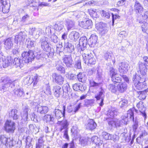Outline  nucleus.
<instances>
[{
  "label": "nucleus",
  "instance_id": "1",
  "mask_svg": "<svg viewBox=\"0 0 148 148\" xmlns=\"http://www.w3.org/2000/svg\"><path fill=\"white\" fill-rule=\"evenodd\" d=\"M23 61L26 63H29L33 61L35 56L33 51L29 50L28 51H24L22 54Z\"/></svg>",
  "mask_w": 148,
  "mask_h": 148
},
{
  "label": "nucleus",
  "instance_id": "2",
  "mask_svg": "<svg viewBox=\"0 0 148 148\" xmlns=\"http://www.w3.org/2000/svg\"><path fill=\"white\" fill-rule=\"evenodd\" d=\"M82 56L84 62L85 64H94L95 63V59L94 58L93 54L91 53L88 54L83 53Z\"/></svg>",
  "mask_w": 148,
  "mask_h": 148
},
{
  "label": "nucleus",
  "instance_id": "3",
  "mask_svg": "<svg viewBox=\"0 0 148 148\" xmlns=\"http://www.w3.org/2000/svg\"><path fill=\"white\" fill-rule=\"evenodd\" d=\"M136 113L138 112V110H135L134 108H133L132 109H130L127 111V114L124 115L123 116L121 117V119L120 120L121 122H123L125 121V119H126L127 121L126 123H123V125H127L128 122V117H129L131 119H132L134 121V111Z\"/></svg>",
  "mask_w": 148,
  "mask_h": 148
},
{
  "label": "nucleus",
  "instance_id": "4",
  "mask_svg": "<svg viewBox=\"0 0 148 148\" xmlns=\"http://www.w3.org/2000/svg\"><path fill=\"white\" fill-rule=\"evenodd\" d=\"M63 112L57 109H55L53 110L52 114L53 116H54L58 119H60L61 118L64 116L65 111V106H63Z\"/></svg>",
  "mask_w": 148,
  "mask_h": 148
},
{
  "label": "nucleus",
  "instance_id": "5",
  "mask_svg": "<svg viewBox=\"0 0 148 148\" xmlns=\"http://www.w3.org/2000/svg\"><path fill=\"white\" fill-rule=\"evenodd\" d=\"M5 130L7 132H13L15 129V123L11 121H7L5 123Z\"/></svg>",
  "mask_w": 148,
  "mask_h": 148
},
{
  "label": "nucleus",
  "instance_id": "6",
  "mask_svg": "<svg viewBox=\"0 0 148 148\" xmlns=\"http://www.w3.org/2000/svg\"><path fill=\"white\" fill-rule=\"evenodd\" d=\"M29 33L30 34L33 36L35 38L37 39L39 37L40 34L42 33V30L40 28L33 27L30 29Z\"/></svg>",
  "mask_w": 148,
  "mask_h": 148
},
{
  "label": "nucleus",
  "instance_id": "7",
  "mask_svg": "<svg viewBox=\"0 0 148 148\" xmlns=\"http://www.w3.org/2000/svg\"><path fill=\"white\" fill-rule=\"evenodd\" d=\"M147 66L145 63H143L139 62L138 63V72L141 75H145L147 71Z\"/></svg>",
  "mask_w": 148,
  "mask_h": 148
},
{
  "label": "nucleus",
  "instance_id": "8",
  "mask_svg": "<svg viewBox=\"0 0 148 148\" xmlns=\"http://www.w3.org/2000/svg\"><path fill=\"white\" fill-rule=\"evenodd\" d=\"M57 124L59 127L60 132H62L63 130L68 129L69 123L66 119H64L61 121H58Z\"/></svg>",
  "mask_w": 148,
  "mask_h": 148
},
{
  "label": "nucleus",
  "instance_id": "9",
  "mask_svg": "<svg viewBox=\"0 0 148 148\" xmlns=\"http://www.w3.org/2000/svg\"><path fill=\"white\" fill-rule=\"evenodd\" d=\"M27 36L26 33L25 32H21L18 34L16 35L14 39V42L17 44L18 42H23L24 41Z\"/></svg>",
  "mask_w": 148,
  "mask_h": 148
},
{
  "label": "nucleus",
  "instance_id": "10",
  "mask_svg": "<svg viewBox=\"0 0 148 148\" xmlns=\"http://www.w3.org/2000/svg\"><path fill=\"white\" fill-rule=\"evenodd\" d=\"M2 82L4 84V85L0 88L1 90L4 91L7 89V88L12 86V82L9 78L5 77L2 80Z\"/></svg>",
  "mask_w": 148,
  "mask_h": 148
},
{
  "label": "nucleus",
  "instance_id": "11",
  "mask_svg": "<svg viewBox=\"0 0 148 148\" xmlns=\"http://www.w3.org/2000/svg\"><path fill=\"white\" fill-rule=\"evenodd\" d=\"M96 27L102 34H104L107 32L106 24L100 22L96 24Z\"/></svg>",
  "mask_w": 148,
  "mask_h": 148
},
{
  "label": "nucleus",
  "instance_id": "12",
  "mask_svg": "<svg viewBox=\"0 0 148 148\" xmlns=\"http://www.w3.org/2000/svg\"><path fill=\"white\" fill-rule=\"evenodd\" d=\"M48 38L45 37H42L40 40L42 48L45 51H48L50 49V47L47 42Z\"/></svg>",
  "mask_w": 148,
  "mask_h": 148
},
{
  "label": "nucleus",
  "instance_id": "13",
  "mask_svg": "<svg viewBox=\"0 0 148 148\" xmlns=\"http://www.w3.org/2000/svg\"><path fill=\"white\" fill-rule=\"evenodd\" d=\"M104 96V92L102 90L99 92L95 96V98L96 99L98 103L101 106H102L103 105V101Z\"/></svg>",
  "mask_w": 148,
  "mask_h": 148
},
{
  "label": "nucleus",
  "instance_id": "14",
  "mask_svg": "<svg viewBox=\"0 0 148 148\" xmlns=\"http://www.w3.org/2000/svg\"><path fill=\"white\" fill-rule=\"evenodd\" d=\"M52 77L53 81L59 85L62 84L64 82V78L61 75L53 73L52 75Z\"/></svg>",
  "mask_w": 148,
  "mask_h": 148
},
{
  "label": "nucleus",
  "instance_id": "15",
  "mask_svg": "<svg viewBox=\"0 0 148 148\" xmlns=\"http://www.w3.org/2000/svg\"><path fill=\"white\" fill-rule=\"evenodd\" d=\"M63 61L67 67H71L73 63L71 55L65 56L63 58Z\"/></svg>",
  "mask_w": 148,
  "mask_h": 148
},
{
  "label": "nucleus",
  "instance_id": "16",
  "mask_svg": "<svg viewBox=\"0 0 148 148\" xmlns=\"http://www.w3.org/2000/svg\"><path fill=\"white\" fill-rule=\"evenodd\" d=\"M79 25L85 29H89L92 27V22L90 20L86 21H81L79 22Z\"/></svg>",
  "mask_w": 148,
  "mask_h": 148
},
{
  "label": "nucleus",
  "instance_id": "17",
  "mask_svg": "<svg viewBox=\"0 0 148 148\" xmlns=\"http://www.w3.org/2000/svg\"><path fill=\"white\" fill-rule=\"evenodd\" d=\"M119 71L121 73H126L128 71V64L125 62H123L119 64Z\"/></svg>",
  "mask_w": 148,
  "mask_h": 148
},
{
  "label": "nucleus",
  "instance_id": "18",
  "mask_svg": "<svg viewBox=\"0 0 148 148\" xmlns=\"http://www.w3.org/2000/svg\"><path fill=\"white\" fill-rule=\"evenodd\" d=\"M43 120L47 123L52 124L54 123L55 118L52 113L51 114H47L43 117Z\"/></svg>",
  "mask_w": 148,
  "mask_h": 148
},
{
  "label": "nucleus",
  "instance_id": "19",
  "mask_svg": "<svg viewBox=\"0 0 148 148\" xmlns=\"http://www.w3.org/2000/svg\"><path fill=\"white\" fill-rule=\"evenodd\" d=\"M117 112L118 110L117 109L115 108H111L107 112L106 115L108 117L107 118H113L116 115Z\"/></svg>",
  "mask_w": 148,
  "mask_h": 148
},
{
  "label": "nucleus",
  "instance_id": "20",
  "mask_svg": "<svg viewBox=\"0 0 148 148\" xmlns=\"http://www.w3.org/2000/svg\"><path fill=\"white\" fill-rule=\"evenodd\" d=\"M12 65L16 67H19L20 68L23 66L22 60L19 58H16L14 60L12 59Z\"/></svg>",
  "mask_w": 148,
  "mask_h": 148
},
{
  "label": "nucleus",
  "instance_id": "21",
  "mask_svg": "<svg viewBox=\"0 0 148 148\" xmlns=\"http://www.w3.org/2000/svg\"><path fill=\"white\" fill-rule=\"evenodd\" d=\"M53 91L54 95L56 97H59L63 92V89L59 86H55L53 87Z\"/></svg>",
  "mask_w": 148,
  "mask_h": 148
},
{
  "label": "nucleus",
  "instance_id": "22",
  "mask_svg": "<svg viewBox=\"0 0 148 148\" xmlns=\"http://www.w3.org/2000/svg\"><path fill=\"white\" fill-rule=\"evenodd\" d=\"M104 58L107 61H110L111 60L114 64L115 62V58L113 53L111 52H107L104 55Z\"/></svg>",
  "mask_w": 148,
  "mask_h": 148
},
{
  "label": "nucleus",
  "instance_id": "23",
  "mask_svg": "<svg viewBox=\"0 0 148 148\" xmlns=\"http://www.w3.org/2000/svg\"><path fill=\"white\" fill-rule=\"evenodd\" d=\"M134 85L137 89L138 90H141L147 87L146 84L145 83V79L134 84Z\"/></svg>",
  "mask_w": 148,
  "mask_h": 148
},
{
  "label": "nucleus",
  "instance_id": "24",
  "mask_svg": "<svg viewBox=\"0 0 148 148\" xmlns=\"http://www.w3.org/2000/svg\"><path fill=\"white\" fill-rule=\"evenodd\" d=\"M64 49L68 52L71 53L74 50V47L71 43L65 42L64 43Z\"/></svg>",
  "mask_w": 148,
  "mask_h": 148
},
{
  "label": "nucleus",
  "instance_id": "25",
  "mask_svg": "<svg viewBox=\"0 0 148 148\" xmlns=\"http://www.w3.org/2000/svg\"><path fill=\"white\" fill-rule=\"evenodd\" d=\"M97 126V124L92 119H90L88 121L86 125V127L87 129L92 130L94 129Z\"/></svg>",
  "mask_w": 148,
  "mask_h": 148
},
{
  "label": "nucleus",
  "instance_id": "26",
  "mask_svg": "<svg viewBox=\"0 0 148 148\" xmlns=\"http://www.w3.org/2000/svg\"><path fill=\"white\" fill-rule=\"evenodd\" d=\"M97 36L95 34H92L89 39V43L91 47H94L97 43Z\"/></svg>",
  "mask_w": 148,
  "mask_h": 148
},
{
  "label": "nucleus",
  "instance_id": "27",
  "mask_svg": "<svg viewBox=\"0 0 148 148\" xmlns=\"http://www.w3.org/2000/svg\"><path fill=\"white\" fill-rule=\"evenodd\" d=\"M117 90L121 92H123L127 88V84L125 82L119 83L117 86Z\"/></svg>",
  "mask_w": 148,
  "mask_h": 148
},
{
  "label": "nucleus",
  "instance_id": "28",
  "mask_svg": "<svg viewBox=\"0 0 148 148\" xmlns=\"http://www.w3.org/2000/svg\"><path fill=\"white\" fill-rule=\"evenodd\" d=\"M136 106L140 112L145 117L146 116V114L145 112V108L143 105V103L142 101L139 102L137 104Z\"/></svg>",
  "mask_w": 148,
  "mask_h": 148
},
{
  "label": "nucleus",
  "instance_id": "29",
  "mask_svg": "<svg viewBox=\"0 0 148 148\" xmlns=\"http://www.w3.org/2000/svg\"><path fill=\"white\" fill-rule=\"evenodd\" d=\"M134 8L136 12L141 13L143 11V8L140 3L137 0H135Z\"/></svg>",
  "mask_w": 148,
  "mask_h": 148
},
{
  "label": "nucleus",
  "instance_id": "30",
  "mask_svg": "<svg viewBox=\"0 0 148 148\" xmlns=\"http://www.w3.org/2000/svg\"><path fill=\"white\" fill-rule=\"evenodd\" d=\"M49 111L48 107L46 106H39L37 108V111L40 114H45Z\"/></svg>",
  "mask_w": 148,
  "mask_h": 148
},
{
  "label": "nucleus",
  "instance_id": "31",
  "mask_svg": "<svg viewBox=\"0 0 148 148\" xmlns=\"http://www.w3.org/2000/svg\"><path fill=\"white\" fill-rule=\"evenodd\" d=\"M2 60L3 61V67L6 68L8 67L9 66H12V58L11 57H7L4 60H3V58L2 57Z\"/></svg>",
  "mask_w": 148,
  "mask_h": 148
},
{
  "label": "nucleus",
  "instance_id": "32",
  "mask_svg": "<svg viewBox=\"0 0 148 148\" xmlns=\"http://www.w3.org/2000/svg\"><path fill=\"white\" fill-rule=\"evenodd\" d=\"M18 111L16 109H12L9 112V115L10 117L12 118L14 120L17 119L18 118L17 114Z\"/></svg>",
  "mask_w": 148,
  "mask_h": 148
},
{
  "label": "nucleus",
  "instance_id": "33",
  "mask_svg": "<svg viewBox=\"0 0 148 148\" xmlns=\"http://www.w3.org/2000/svg\"><path fill=\"white\" fill-rule=\"evenodd\" d=\"M69 37L71 40L75 41L79 37V34L77 32L73 31L69 34Z\"/></svg>",
  "mask_w": 148,
  "mask_h": 148
},
{
  "label": "nucleus",
  "instance_id": "34",
  "mask_svg": "<svg viewBox=\"0 0 148 148\" xmlns=\"http://www.w3.org/2000/svg\"><path fill=\"white\" fill-rule=\"evenodd\" d=\"M13 45L12 39L9 38L7 39L4 42V47L6 49H10Z\"/></svg>",
  "mask_w": 148,
  "mask_h": 148
},
{
  "label": "nucleus",
  "instance_id": "35",
  "mask_svg": "<svg viewBox=\"0 0 148 148\" xmlns=\"http://www.w3.org/2000/svg\"><path fill=\"white\" fill-rule=\"evenodd\" d=\"M80 108L81 103H80L79 104L72 108H71L69 109L68 111L70 113H71L73 114H75L78 111Z\"/></svg>",
  "mask_w": 148,
  "mask_h": 148
},
{
  "label": "nucleus",
  "instance_id": "36",
  "mask_svg": "<svg viewBox=\"0 0 148 148\" xmlns=\"http://www.w3.org/2000/svg\"><path fill=\"white\" fill-rule=\"evenodd\" d=\"M144 79V78H142L140 75H138L136 73L134 75L132 78L133 82L134 84L138 82H140Z\"/></svg>",
  "mask_w": 148,
  "mask_h": 148
},
{
  "label": "nucleus",
  "instance_id": "37",
  "mask_svg": "<svg viewBox=\"0 0 148 148\" xmlns=\"http://www.w3.org/2000/svg\"><path fill=\"white\" fill-rule=\"evenodd\" d=\"M87 40L85 36L82 37L80 38L79 45L80 46L84 47L87 45Z\"/></svg>",
  "mask_w": 148,
  "mask_h": 148
},
{
  "label": "nucleus",
  "instance_id": "38",
  "mask_svg": "<svg viewBox=\"0 0 148 148\" xmlns=\"http://www.w3.org/2000/svg\"><path fill=\"white\" fill-rule=\"evenodd\" d=\"M44 141L43 137H40L38 139V142L36 144V148H42L44 147Z\"/></svg>",
  "mask_w": 148,
  "mask_h": 148
},
{
  "label": "nucleus",
  "instance_id": "39",
  "mask_svg": "<svg viewBox=\"0 0 148 148\" xmlns=\"http://www.w3.org/2000/svg\"><path fill=\"white\" fill-rule=\"evenodd\" d=\"M89 140L90 138H89L82 137L79 139V142L82 146H84L87 144L88 141Z\"/></svg>",
  "mask_w": 148,
  "mask_h": 148
},
{
  "label": "nucleus",
  "instance_id": "40",
  "mask_svg": "<svg viewBox=\"0 0 148 148\" xmlns=\"http://www.w3.org/2000/svg\"><path fill=\"white\" fill-rule=\"evenodd\" d=\"M90 16L93 18H97L98 15L97 12V10L95 9H90L88 10Z\"/></svg>",
  "mask_w": 148,
  "mask_h": 148
},
{
  "label": "nucleus",
  "instance_id": "41",
  "mask_svg": "<svg viewBox=\"0 0 148 148\" xmlns=\"http://www.w3.org/2000/svg\"><path fill=\"white\" fill-rule=\"evenodd\" d=\"M63 27L64 26L62 23L61 22L56 24L54 25V29L56 31L60 32L62 29Z\"/></svg>",
  "mask_w": 148,
  "mask_h": 148
},
{
  "label": "nucleus",
  "instance_id": "42",
  "mask_svg": "<svg viewBox=\"0 0 148 148\" xmlns=\"http://www.w3.org/2000/svg\"><path fill=\"white\" fill-rule=\"evenodd\" d=\"M75 67L80 69L81 68V60L79 57H76L75 58Z\"/></svg>",
  "mask_w": 148,
  "mask_h": 148
},
{
  "label": "nucleus",
  "instance_id": "43",
  "mask_svg": "<svg viewBox=\"0 0 148 148\" xmlns=\"http://www.w3.org/2000/svg\"><path fill=\"white\" fill-rule=\"evenodd\" d=\"M77 77L79 82H83L85 79V75L84 73H79L77 75Z\"/></svg>",
  "mask_w": 148,
  "mask_h": 148
},
{
  "label": "nucleus",
  "instance_id": "44",
  "mask_svg": "<svg viewBox=\"0 0 148 148\" xmlns=\"http://www.w3.org/2000/svg\"><path fill=\"white\" fill-rule=\"evenodd\" d=\"M14 93L16 96L21 97L24 94V92L22 89H15L14 90Z\"/></svg>",
  "mask_w": 148,
  "mask_h": 148
},
{
  "label": "nucleus",
  "instance_id": "45",
  "mask_svg": "<svg viewBox=\"0 0 148 148\" xmlns=\"http://www.w3.org/2000/svg\"><path fill=\"white\" fill-rule=\"evenodd\" d=\"M148 91V88L146 89L145 91L141 92L138 96V98L140 100H142L145 99L146 97L145 93Z\"/></svg>",
  "mask_w": 148,
  "mask_h": 148
},
{
  "label": "nucleus",
  "instance_id": "46",
  "mask_svg": "<svg viewBox=\"0 0 148 148\" xmlns=\"http://www.w3.org/2000/svg\"><path fill=\"white\" fill-rule=\"evenodd\" d=\"M96 77L97 78L101 79L102 77V70L101 69L98 68L96 71Z\"/></svg>",
  "mask_w": 148,
  "mask_h": 148
},
{
  "label": "nucleus",
  "instance_id": "47",
  "mask_svg": "<svg viewBox=\"0 0 148 148\" xmlns=\"http://www.w3.org/2000/svg\"><path fill=\"white\" fill-rule=\"evenodd\" d=\"M128 103V101L127 100L124 99L120 101L119 103V106L121 108H123L127 106Z\"/></svg>",
  "mask_w": 148,
  "mask_h": 148
},
{
  "label": "nucleus",
  "instance_id": "48",
  "mask_svg": "<svg viewBox=\"0 0 148 148\" xmlns=\"http://www.w3.org/2000/svg\"><path fill=\"white\" fill-rule=\"evenodd\" d=\"M74 24V23L72 21L69 20H67L66 24L67 29L69 30L72 28Z\"/></svg>",
  "mask_w": 148,
  "mask_h": 148
},
{
  "label": "nucleus",
  "instance_id": "49",
  "mask_svg": "<svg viewBox=\"0 0 148 148\" xmlns=\"http://www.w3.org/2000/svg\"><path fill=\"white\" fill-rule=\"evenodd\" d=\"M108 88L112 92L115 93L117 91V88H116L115 85L112 84H110L108 86Z\"/></svg>",
  "mask_w": 148,
  "mask_h": 148
},
{
  "label": "nucleus",
  "instance_id": "50",
  "mask_svg": "<svg viewBox=\"0 0 148 148\" xmlns=\"http://www.w3.org/2000/svg\"><path fill=\"white\" fill-rule=\"evenodd\" d=\"M62 89H63V92L68 93V92L69 91L70 88L68 83H67L64 84L63 86Z\"/></svg>",
  "mask_w": 148,
  "mask_h": 148
},
{
  "label": "nucleus",
  "instance_id": "51",
  "mask_svg": "<svg viewBox=\"0 0 148 148\" xmlns=\"http://www.w3.org/2000/svg\"><path fill=\"white\" fill-rule=\"evenodd\" d=\"M112 81L116 83H120L121 81V77L118 76V75H116L115 76L112 77Z\"/></svg>",
  "mask_w": 148,
  "mask_h": 148
},
{
  "label": "nucleus",
  "instance_id": "52",
  "mask_svg": "<svg viewBox=\"0 0 148 148\" xmlns=\"http://www.w3.org/2000/svg\"><path fill=\"white\" fill-rule=\"evenodd\" d=\"M44 93L47 95H50V97L51 98L52 97V96H51V92L49 86L48 85L46 86L45 90H44Z\"/></svg>",
  "mask_w": 148,
  "mask_h": 148
},
{
  "label": "nucleus",
  "instance_id": "53",
  "mask_svg": "<svg viewBox=\"0 0 148 148\" xmlns=\"http://www.w3.org/2000/svg\"><path fill=\"white\" fill-rule=\"evenodd\" d=\"M126 121L127 119H126L125 121L123 122H121L120 120H119L117 119H115L116 127L121 126L122 125H123V123H126L125 122Z\"/></svg>",
  "mask_w": 148,
  "mask_h": 148
},
{
  "label": "nucleus",
  "instance_id": "54",
  "mask_svg": "<svg viewBox=\"0 0 148 148\" xmlns=\"http://www.w3.org/2000/svg\"><path fill=\"white\" fill-rule=\"evenodd\" d=\"M119 137L116 134H110L109 140H113L114 142L117 141L119 140Z\"/></svg>",
  "mask_w": 148,
  "mask_h": 148
},
{
  "label": "nucleus",
  "instance_id": "55",
  "mask_svg": "<svg viewBox=\"0 0 148 148\" xmlns=\"http://www.w3.org/2000/svg\"><path fill=\"white\" fill-rule=\"evenodd\" d=\"M73 87L74 90L77 91L81 90L80 88H81V86L80 84L77 83L74 84Z\"/></svg>",
  "mask_w": 148,
  "mask_h": 148
},
{
  "label": "nucleus",
  "instance_id": "56",
  "mask_svg": "<svg viewBox=\"0 0 148 148\" xmlns=\"http://www.w3.org/2000/svg\"><path fill=\"white\" fill-rule=\"evenodd\" d=\"M110 135V134L105 132H103L102 133V137L106 140H109Z\"/></svg>",
  "mask_w": 148,
  "mask_h": 148
},
{
  "label": "nucleus",
  "instance_id": "57",
  "mask_svg": "<svg viewBox=\"0 0 148 148\" xmlns=\"http://www.w3.org/2000/svg\"><path fill=\"white\" fill-rule=\"evenodd\" d=\"M56 69L60 71L62 73L65 72V69L61 65L57 64L56 65Z\"/></svg>",
  "mask_w": 148,
  "mask_h": 148
},
{
  "label": "nucleus",
  "instance_id": "58",
  "mask_svg": "<svg viewBox=\"0 0 148 148\" xmlns=\"http://www.w3.org/2000/svg\"><path fill=\"white\" fill-rule=\"evenodd\" d=\"M96 70L97 69L94 67L89 69L88 71V75H92L96 72Z\"/></svg>",
  "mask_w": 148,
  "mask_h": 148
},
{
  "label": "nucleus",
  "instance_id": "59",
  "mask_svg": "<svg viewBox=\"0 0 148 148\" xmlns=\"http://www.w3.org/2000/svg\"><path fill=\"white\" fill-rule=\"evenodd\" d=\"M0 140L1 142L3 144H6L7 143L8 138L5 137L4 135L1 136Z\"/></svg>",
  "mask_w": 148,
  "mask_h": 148
},
{
  "label": "nucleus",
  "instance_id": "60",
  "mask_svg": "<svg viewBox=\"0 0 148 148\" xmlns=\"http://www.w3.org/2000/svg\"><path fill=\"white\" fill-rule=\"evenodd\" d=\"M85 104L88 106V105H92L94 103V101L93 100L86 99L85 100Z\"/></svg>",
  "mask_w": 148,
  "mask_h": 148
},
{
  "label": "nucleus",
  "instance_id": "61",
  "mask_svg": "<svg viewBox=\"0 0 148 148\" xmlns=\"http://www.w3.org/2000/svg\"><path fill=\"white\" fill-rule=\"evenodd\" d=\"M9 6H5L1 7V10L3 13H7L9 12Z\"/></svg>",
  "mask_w": 148,
  "mask_h": 148
},
{
  "label": "nucleus",
  "instance_id": "62",
  "mask_svg": "<svg viewBox=\"0 0 148 148\" xmlns=\"http://www.w3.org/2000/svg\"><path fill=\"white\" fill-rule=\"evenodd\" d=\"M89 84L91 87H96L99 86V84L95 82L93 80H90Z\"/></svg>",
  "mask_w": 148,
  "mask_h": 148
},
{
  "label": "nucleus",
  "instance_id": "63",
  "mask_svg": "<svg viewBox=\"0 0 148 148\" xmlns=\"http://www.w3.org/2000/svg\"><path fill=\"white\" fill-rule=\"evenodd\" d=\"M51 40L54 43H56L58 41V39L57 36L54 35H52L51 37Z\"/></svg>",
  "mask_w": 148,
  "mask_h": 148
},
{
  "label": "nucleus",
  "instance_id": "64",
  "mask_svg": "<svg viewBox=\"0 0 148 148\" xmlns=\"http://www.w3.org/2000/svg\"><path fill=\"white\" fill-rule=\"evenodd\" d=\"M68 129L64 130L63 132V137L67 140H69V137L68 134Z\"/></svg>",
  "mask_w": 148,
  "mask_h": 148
}]
</instances>
